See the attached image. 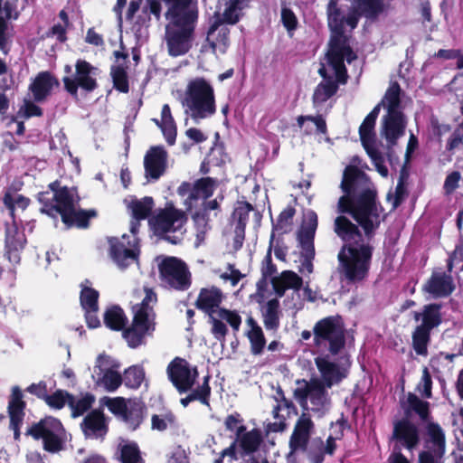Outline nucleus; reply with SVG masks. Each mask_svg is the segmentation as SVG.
Listing matches in <instances>:
<instances>
[{
  "label": "nucleus",
  "instance_id": "1",
  "mask_svg": "<svg viewBox=\"0 0 463 463\" xmlns=\"http://www.w3.org/2000/svg\"><path fill=\"white\" fill-rule=\"evenodd\" d=\"M341 189L345 194L338 200V212L350 213L365 233L364 238L345 216L335 220L334 232L345 242L337 255L338 271L348 282L356 283L368 275L373 251L371 237L381 223L383 209L369 179L354 165L345 167Z\"/></svg>",
  "mask_w": 463,
  "mask_h": 463
},
{
  "label": "nucleus",
  "instance_id": "2",
  "mask_svg": "<svg viewBox=\"0 0 463 463\" xmlns=\"http://www.w3.org/2000/svg\"><path fill=\"white\" fill-rule=\"evenodd\" d=\"M167 6L164 41L172 57L186 54L193 46L198 10L191 0H162Z\"/></svg>",
  "mask_w": 463,
  "mask_h": 463
},
{
  "label": "nucleus",
  "instance_id": "3",
  "mask_svg": "<svg viewBox=\"0 0 463 463\" xmlns=\"http://www.w3.org/2000/svg\"><path fill=\"white\" fill-rule=\"evenodd\" d=\"M338 0H330L327 6L328 26L332 35L326 52V65L331 74L335 76L340 83H345L346 80V70L344 64L345 60L351 63L356 59L355 53L349 45L347 36L344 34L345 26L348 25L351 29L356 27L358 23L357 14L351 12L345 16L340 9L336 7Z\"/></svg>",
  "mask_w": 463,
  "mask_h": 463
},
{
  "label": "nucleus",
  "instance_id": "4",
  "mask_svg": "<svg viewBox=\"0 0 463 463\" xmlns=\"http://www.w3.org/2000/svg\"><path fill=\"white\" fill-rule=\"evenodd\" d=\"M51 192L38 194L39 202L43 205L42 212L53 216L61 214L62 222L68 226L86 227L89 218L95 215L94 212L78 209L79 196L74 188L60 187L58 182L49 185Z\"/></svg>",
  "mask_w": 463,
  "mask_h": 463
},
{
  "label": "nucleus",
  "instance_id": "5",
  "mask_svg": "<svg viewBox=\"0 0 463 463\" xmlns=\"http://www.w3.org/2000/svg\"><path fill=\"white\" fill-rule=\"evenodd\" d=\"M400 92L398 83L393 82L387 90L382 103L378 104L366 116L359 128L360 139L367 154L371 157L377 172L383 177L388 175V169L384 165V159L382 154L374 147V125L380 112L381 105L386 109L387 113L400 110Z\"/></svg>",
  "mask_w": 463,
  "mask_h": 463
},
{
  "label": "nucleus",
  "instance_id": "6",
  "mask_svg": "<svg viewBox=\"0 0 463 463\" xmlns=\"http://www.w3.org/2000/svg\"><path fill=\"white\" fill-rule=\"evenodd\" d=\"M180 101L184 114L196 124L211 118L216 112L213 87L202 77H196L187 82Z\"/></svg>",
  "mask_w": 463,
  "mask_h": 463
},
{
  "label": "nucleus",
  "instance_id": "7",
  "mask_svg": "<svg viewBox=\"0 0 463 463\" xmlns=\"http://www.w3.org/2000/svg\"><path fill=\"white\" fill-rule=\"evenodd\" d=\"M146 296L140 304L133 307V323L123 332V337L130 347L143 344L146 335L155 330L156 314L153 306L156 303V293L150 288H145Z\"/></svg>",
  "mask_w": 463,
  "mask_h": 463
},
{
  "label": "nucleus",
  "instance_id": "8",
  "mask_svg": "<svg viewBox=\"0 0 463 463\" xmlns=\"http://www.w3.org/2000/svg\"><path fill=\"white\" fill-rule=\"evenodd\" d=\"M412 315L414 320L419 323L411 334L412 347L418 355L426 356L430 331L441 323L440 305H426L420 311H414Z\"/></svg>",
  "mask_w": 463,
  "mask_h": 463
},
{
  "label": "nucleus",
  "instance_id": "9",
  "mask_svg": "<svg viewBox=\"0 0 463 463\" xmlns=\"http://www.w3.org/2000/svg\"><path fill=\"white\" fill-rule=\"evenodd\" d=\"M186 220L183 211L167 206L152 217L149 224L156 234L164 236L173 244H177L183 240Z\"/></svg>",
  "mask_w": 463,
  "mask_h": 463
},
{
  "label": "nucleus",
  "instance_id": "10",
  "mask_svg": "<svg viewBox=\"0 0 463 463\" xmlns=\"http://www.w3.org/2000/svg\"><path fill=\"white\" fill-rule=\"evenodd\" d=\"M297 385L294 395L302 407L320 414L329 411L331 406V398L327 391L329 388L323 385L317 378L298 381Z\"/></svg>",
  "mask_w": 463,
  "mask_h": 463
},
{
  "label": "nucleus",
  "instance_id": "11",
  "mask_svg": "<svg viewBox=\"0 0 463 463\" xmlns=\"http://www.w3.org/2000/svg\"><path fill=\"white\" fill-rule=\"evenodd\" d=\"M313 335L314 345L319 351L336 354L345 345L344 327L337 317H328L317 322Z\"/></svg>",
  "mask_w": 463,
  "mask_h": 463
},
{
  "label": "nucleus",
  "instance_id": "12",
  "mask_svg": "<svg viewBox=\"0 0 463 463\" xmlns=\"http://www.w3.org/2000/svg\"><path fill=\"white\" fill-rule=\"evenodd\" d=\"M317 228V215L308 210L304 214V220L298 239L300 243L301 251V266L298 271L302 274H311L313 272L312 260L315 258L314 238Z\"/></svg>",
  "mask_w": 463,
  "mask_h": 463
},
{
  "label": "nucleus",
  "instance_id": "13",
  "mask_svg": "<svg viewBox=\"0 0 463 463\" xmlns=\"http://www.w3.org/2000/svg\"><path fill=\"white\" fill-rule=\"evenodd\" d=\"M28 433L36 439H42L44 449L49 452L55 453L63 448L65 430L55 418L46 417L32 426Z\"/></svg>",
  "mask_w": 463,
  "mask_h": 463
},
{
  "label": "nucleus",
  "instance_id": "14",
  "mask_svg": "<svg viewBox=\"0 0 463 463\" xmlns=\"http://www.w3.org/2000/svg\"><path fill=\"white\" fill-rule=\"evenodd\" d=\"M161 284L165 288L185 290L191 284L186 265L175 257H167L158 264Z\"/></svg>",
  "mask_w": 463,
  "mask_h": 463
},
{
  "label": "nucleus",
  "instance_id": "15",
  "mask_svg": "<svg viewBox=\"0 0 463 463\" xmlns=\"http://www.w3.org/2000/svg\"><path fill=\"white\" fill-rule=\"evenodd\" d=\"M99 70L86 61L79 60L75 64V73L62 79L65 90L73 97H78V90L92 92L98 87Z\"/></svg>",
  "mask_w": 463,
  "mask_h": 463
},
{
  "label": "nucleus",
  "instance_id": "16",
  "mask_svg": "<svg viewBox=\"0 0 463 463\" xmlns=\"http://www.w3.org/2000/svg\"><path fill=\"white\" fill-rule=\"evenodd\" d=\"M109 243L110 256L120 269H125L137 260L139 253L137 234L112 237L109 239Z\"/></svg>",
  "mask_w": 463,
  "mask_h": 463
},
{
  "label": "nucleus",
  "instance_id": "17",
  "mask_svg": "<svg viewBox=\"0 0 463 463\" xmlns=\"http://www.w3.org/2000/svg\"><path fill=\"white\" fill-rule=\"evenodd\" d=\"M167 374L179 392H185L194 385L198 373L184 359L177 357L168 364Z\"/></svg>",
  "mask_w": 463,
  "mask_h": 463
},
{
  "label": "nucleus",
  "instance_id": "18",
  "mask_svg": "<svg viewBox=\"0 0 463 463\" xmlns=\"http://www.w3.org/2000/svg\"><path fill=\"white\" fill-rule=\"evenodd\" d=\"M315 364L319 373L317 380L327 388L339 384L347 376V370L332 362L328 355L316 357Z\"/></svg>",
  "mask_w": 463,
  "mask_h": 463
},
{
  "label": "nucleus",
  "instance_id": "19",
  "mask_svg": "<svg viewBox=\"0 0 463 463\" xmlns=\"http://www.w3.org/2000/svg\"><path fill=\"white\" fill-rule=\"evenodd\" d=\"M210 321L212 324L213 335L217 340L223 342L228 334V328L225 323L228 324L236 333L240 330L241 317L238 312L234 310L221 308L217 313L212 315Z\"/></svg>",
  "mask_w": 463,
  "mask_h": 463
},
{
  "label": "nucleus",
  "instance_id": "20",
  "mask_svg": "<svg viewBox=\"0 0 463 463\" xmlns=\"http://www.w3.org/2000/svg\"><path fill=\"white\" fill-rule=\"evenodd\" d=\"M229 34L230 29L226 25L213 22L208 30L206 43L202 45L201 52L224 54L230 45Z\"/></svg>",
  "mask_w": 463,
  "mask_h": 463
},
{
  "label": "nucleus",
  "instance_id": "21",
  "mask_svg": "<svg viewBox=\"0 0 463 463\" xmlns=\"http://www.w3.org/2000/svg\"><path fill=\"white\" fill-rule=\"evenodd\" d=\"M249 5V0H219L213 14L214 22L220 24H235Z\"/></svg>",
  "mask_w": 463,
  "mask_h": 463
},
{
  "label": "nucleus",
  "instance_id": "22",
  "mask_svg": "<svg viewBox=\"0 0 463 463\" xmlns=\"http://www.w3.org/2000/svg\"><path fill=\"white\" fill-rule=\"evenodd\" d=\"M167 152L161 146H152L144 157L145 175L153 181L158 180L167 166Z\"/></svg>",
  "mask_w": 463,
  "mask_h": 463
},
{
  "label": "nucleus",
  "instance_id": "23",
  "mask_svg": "<svg viewBox=\"0 0 463 463\" xmlns=\"http://www.w3.org/2000/svg\"><path fill=\"white\" fill-rule=\"evenodd\" d=\"M406 120L402 111L387 113L382 118L381 136L388 145L394 146L397 140L404 135Z\"/></svg>",
  "mask_w": 463,
  "mask_h": 463
},
{
  "label": "nucleus",
  "instance_id": "24",
  "mask_svg": "<svg viewBox=\"0 0 463 463\" xmlns=\"http://www.w3.org/2000/svg\"><path fill=\"white\" fill-rule=\"evenodd\" d=\"M26 243L25 235L16 222L6 225L5 232V254L10 262L18 264L20 262V251Z\"/></svg>",
  "mask_w": 463,
  "mask_h": 463
},
{
  "label": "nucleus",
  "instance_id": "25",
  "mask_svg": "<svg viewBox=\"0 0 463 463\" xmlns=\"http://www.w3.org/2000/svg\"><path fill=\"white\" fill-rule=\"evenodd\" d=\"M219 209L217 199L203 202V207L193 214V221L197 231V240L203 241L205 234L211 229L210 222L212 216L216 217Z\"/></svg>",
  "mask_w": 463,
  "mask_h": 463
},
{
  "label": "nucleus",
  "instance_id": "26",
  "mask_svg": "<svg viewBox=\"0 0 463 463\" xmlns=\"http://www.w3.org/2000/svg\"><path fill=\"white\" fill-rule=\"evenodd\" d=\"M455 287L450 275L435 270L423 285V290L434 298H444L452 293Z\"/></svg>",
  "mask_w": 463,
  "mask_h": 463
},
{
  "label": "nucleus",
  "instance_id": "27",
  "mask_svg": "<svg viewBox=\"0 0 463 463\" xmlns=\"http://www.w3.org/2000/svg\"><path fill=\"white\" fill-rule=\"evenodd\" d=\"M22 398L23 394L21 390L17 386L13 387L8 404V412L10 417V428L14 431L15 439H18L20 437V427L24 416V402Z\"/></svg>",
  "mask_w": 463,
  "mask_h": 463
},
{
  "label": "nucleus",
  "instance_id": "28",
  "mask_svg": "<svg viewBox=\"0 0 463 463\" xmlns=\"http://www.w3.org/2000/svg\"><path fill=\"white\" fill-rule=\"evenodd\" d=\"M80 426L84 435L90 439H102L108 432V423L104 414L98 410L86 415Z\"/></svg>",
  "mask_w": 463,
  "mask_h": 463
},
{
  "label": "nucleus",
  "instance_id": "29",
  "mask_svg": "<svg viewBox=\"0 0 463 463\" xmlns=\"http://www.w3.org/2000/svg\"><path fill=\"white\" fill-rule=\"evenodd\" d=\"M313 428L314 424L310 417L303 413L298 418L290 437L289 445L292 450L296 451L306 449Z\"/></svg>",
  "mask_w": 463,
  "mask_h": 463
},
{
  "label": "nucleus",
  "instance_id": "30",
  "mask_svg": "<svg viewBox=\"0 0 463 463\" xmlns=\"http://www.w3.org/2000/svg\"><path fill=\"white\" fill-rule=\"evenodd\" d=\"M222 299V292L219 288L212 287L201 289L195 305L198 309L207 314L211 318L212 315L221 309L220 305Z\"/></svg>",
  "mask_w": 463,
  "mask_h": 463
},
{
  "label": "nucleus",
  "instance_id": "31",
  "mask_svg": "<svg viewBox=\"0 0 463 463\" xmlns=\"http://www.w3.org/2000/svg\"><path fill=\"white\" fill-rule=\"evenodd\" d=\"M393 437L409 450L416 448L420 441L418 428L408 420H402L395 424Z\"/></svg>",
  "mask_w": 463,
  "mask_h": 463
},
{
  "label": "nucleus",
  "instance_id": "32",
  "mask_svg": "<svg viewBox=\"0 0 463 463\" xmlns=\"http://www.w3.org/2000/svg\"><path fill=\"white\" fill-rule=\"evenodd\" d=\"M302 282V279L291 270H284L272 279L273 288L279 297H282L288 288L293 289L294 293L298 295Z\"/></svg>",
  "mask_w": 463,
  "mask_h": 463
},
{
  "label": "nucleus",
  "instance_id": "33",
  "mask_svg": "<svg viewBox=\"0 0 463 463\" xmlns=\"http://www.w3.org/2000/svg\"><path fill=\"white\" fill-rule=\"evenodd\" d=\"M58 80L51 73L41 72L30 85V90L34 99L40 102L45 99L51 94L52 89L58 87Z\"/></svg>",
  "mask_w": 463,
  "mask_h": 463
},
{
  "label": "nucleus",
  "instance_id": "34",
  "mask_svg": "<svg viewBox=\"0 0 463 463\" xmlns=\"http://www.w3.org/2000/svg\"><path fill=\"white\" fill-rule=\"evenodd\" d=\"M154 207V201L151 197H144L140 200H132L128 204L134 220L130 223V232L137 234L139 228V221L146 219Z\"/></svg>",
  "mask_w": 463,
  "mask_h": 463
},
{
  "label": "nucleus",
  "instance_id": "35",
  "mask_svg": "<svg viewBox=\"0 0 463 463\" xmlns=\"http://www.w3.org/2000/svg\"><path fill=\"white\" fill-rule=\"evenodd\" d=\"M318 73L325 79V81L319 83L316 88L313 95V102L315 106H319L329 99L337 90V85L327 75V68L322 63L318 70Z\"/></svg>",
  "mask_w": 463,
  "mask_h": 463
},
{
  "label": "nucleus",
  "instance_id": "36",
  "mask_svg": "<svg viewBox=\"0 0 463 463\" xmlns=\"http://www.w3.org/2000/svg\"><path fill=\"white\" fill-rule=\"evenodd\" d=\"M250 213H252L255 225L259 226L260 224L262 215L259 211L255 210L251 204L246 202H238L235 204L232 213V223L245 227Z\"/></svg>",
  "mask_w": 463,
  "mask_h": 463
},
{
  "label": "nucleus",
  "instance_id": "37",
  "mask_svg": "<svg viewBox=\"0 0 463 463\" xmlns=\"http://www.w3.org/2000/svg\"><path fill=\"white\" fill-rule=\"evenodd\" d=\"M161 128L164 137L169 145H174L176 137V125L168 104H165L161 111V120L155 119Z\"/></svg>",
  "mask_w": 463,
  "mask_h": 463
},
{
  "label": "nucleus",
  "instance_id": "38",
  "mask_svg": "<svg viewBox=\"0 0 463 463\" xmlns=\"http://www.w3.org/2000/svg\"><path fill=\"white\" fill-rule=\"evenodd\" d=\"M354 8V13L357 17L364 15L367 18H374L383 11V3L382 0H350Z\"/></svg>",
  "mask_w": 463,
  "mask_h": 463
},
{
  "label": "nucleus",
  "instance_id": "39",
  "mask_svg": "<svg viewBox=\"0 0 463 463\" xmlns=\"http://www.w3.org/2000/svg\"><path fill=\"white\" fill-rule=\"evenodd\" d=\"M245 427L241 425L237 430V437L241 447L246 453L255 452L262 441L260 430L254 429L249 432L243 433Z\"/></svg>",
  "mask_w": 463,
  "mask_h": 463
},
{
  "label": "nucleus",
  "instance_id": "40",
  "mask_svg": "<svg viewBox=\"0 0 463 463\" xmlns=\"http://www.w3.org/2000/svg\"><path fill=\"white\" fill-rule=\"evenodd\" d=\"M445 434L438 424L429 423L427 425V438L424 449L445 453Z\"/></svg>",
  "mask_w": 463,
  "mask_h": 463
},
{
  "label": "nucleus",
  "instance_id": "41",
  "mask_svg": "<svg viewBox=\"0 0 463 463\" xmlns=\"http://www.w3.org/2000/svg\"><path fill=\"white\" fill-rule=\"evenodd\" d=\"M263 324L268 330H276L279 326V302L273 298L261 307Z\"/></svg>",
  "mask_w": 463,
  "mask_h": 463
},
{
  "label": "nucleus",
  "instance_id": "42",
  "mask_svg": "<svg viewBox=\"0 0 463 463\" xmlns=\"http://www.w3.org/2000/svg\"><path fill=\"white\" fill-rule=\"evenodd\" d=\"M122 420L128 425V428L135 430L143 420V405L137 400H133L128 405V409L124 414Z\"/></svg>",
  "mask_w": 463,
  "mask_h": 463
},
{
  "label": "nucleus",
  "instance_id": "43",
  "mask_svg": "<svg viewBox=\"0 0 463 463\" xmlns=\"http://www.w3.org/2000/svg\"><path fill=\"white\" fill-rule=\"evenodd\" d=\"M122 463H144L137 445L122 439L118 447Z\"/></svg>",
  "mask_w": 463,
  "mask_h": 463
},
{
  "label": "nucleus",
  "instance_id": "44",
  "mask_svg": "<svg viewBox=\"0 0 463 463\" xmlns=\"http://www.w3.org/2000/svg\"><path fill=\"white\" fill-rule=\"evenodd\" d=\"M217 187V181L211 177H204L197 180L194 184V203L202 198L203 200L213 195Z\"/></svg>",
  "mask_w": 463,
  "mask_h": 463
},
{
  "label": "nucleus",
  "instance_id": "45",
  "mask_svg": "<svg viewBox=\"0 0 463 463\" xmlns=\"http://www.w3.org/2000/svg\"><path fill=\"white\" fill-rule=\"evenodd\" d=\"M127 322L123 310L118 307L108 308L104 314L105 325L112 330H121Z\"/></svg>",
  "mask_w": 463,
  "mask_h": 463
},
{
  "label": "nucleus",
  "instance_id": "46",
  "mask_svg": "<svg viewBox=\"0 0 463 463\" xmlns=\"http://www.w3.org/2000/svg\"><path fill=\"white\" fill-rule=\"evenodd\" d=\"M93 402L94 396L89 393L80 397H73L71 395V398H69V406L71 409V414L73 417L82 415L91 407Z\"/></svg>",
  "mask_w": 463,
  "mask_h": 463
},
{
  "label": "nucleus",
  "instance_id": "47",
  "mask_svg": "<svg viewBox=\"0 0 463 463\" xmlns=\"http://www.w3.org/2000/svg\"><path fill=\"white\" fill-rule=\"evenodd\" d=\"M12 12V5L8 2L3 3V0H0V49H2L5 53H6V19H10L13 17Z\"/></svg>",
  "mask_w": 463,
  "mask_h": 463
},
{
  "label": "nucleus",
  "instance_id": "48",
  "mask_svg": "<svg viewBox=\"0 0 463 463\" xmlns=\"http://www.w3.org/2000/svg\"><path fill=\"white\" fill-rule=\"evenodd\" d=\"M96 383L102 385L107 391H116L123 383L122 377L118 370L107 372L101 375L95 376Z\"/></svg>",
  "mask_w": 463,
  "mask_h": 463
},
{
  "label": "nucleus",
  "instance_id": "49",
  "mask_svg": "<svg viewBox=\"0 0 463 463\" xmlns=\"http://www.w3.org/2000/svg\"><path fill=\"white\" fill-rule=\"evenodd\" d=\"M132 401L133 400L131 399L126 400L125 398L122 397H104L101 400L103 405L107 406L112 413H114L115 415L118 416L121 419L128 411V405H130V402Z\"/></svg>",
  "mask_w": 463,
  "mask_h": 463
},
{
  "label": "nucleus",
  "instance_id": "50",
  "mask_svg": "<svg viewBox=\"0 0 463 463\" xmlns=\"http://www.w3.org/2000/svg\"><path fill=\"white\" fill-rule=\"evenodd\" d=\"M211 388L208 384V377H205L203 383L196 390L193 391L188 396L181 399L183 406L186 407L191 402L199 400L203 404H208V397Z\"/></svg>",
  "mask_w": 463,
  "mask_h": 463
},
{
  "label": "nucleus",
  "instance_id": "51",
  "mask_svg": "<svg viewBox=\"0 0 463 463\" xmlns=\"http://www.w3.org/2000/svg\"><path fill=\"white\" fill-rule=\"evenodd\" d=\"M295 214V210L292 207L284 209L279 215L277 222L273 224V233L275 232L279 233H286L291 230L292 219Z\"/></svg>",
  "mask_w": 463,
  "mask_h": 463
},
{
  "label": "nucleus",
  "instance_id": "52",
  "mask_svg": "<svg viewBox=\"0 0 463 463\" xmlns=\"http://www.w3.org/2000/svg\"><path fill=\"white\" fill-rule=\"evenodd\" d=\"M144 378V370L138 366H132L125 371L124 378L122 380L126 386L137 389L141 385Z\"/></svg>",
  "mask_w": 463,
  "mask_h": 463
},
{
  "label": "nucleus",
  "instance_id": "53",
  "mask_svg": "<svg viewBox=\"0 0 463 463\" xmlns=\"http://www.w3.org/2000/svg\"><path fill=\"white\" fill-rule=\"evenodd\" d=\"M4 203L11 211V214L13 215L15 208L24 210L29 204V200L22 194L8 190L5 194Z\"/></svg>",
  "mask_w": 463,
  "mask_h": 463
},
{
  "label": "nucleus",
  "instance_id": "54",
  "mask_svg": "<svg viewBox=\"0 0 463 463\" xmlns=\"http://www.w3.org/2000/svg\"><path fill=\"white\" fill-rule=\"evenodd\" d=\"M247 335L250 342L251 353L255 355L260 354L266 344L260 326H254L250 329Z\"/></svg>",
  "mask_w": 463,
  "mask_h": 463
},
{
  "label": "nucleus",
  "instance_id": "55",
  "mask_svg": "<svg viewBox=\"0 0 463 463\" xmlns=\"http://www.w3.org/2000/svg\"><path fill=\"white\" fill-rule=\"evenodd\" d=\"M119 367L118 363L110 356L100 354L97 358L96 365L93 370V377L101 375L107 372L118 370Z\"/></svg>",
  "mask_w": 463,
  "mask_h": 463
},
{
  "label": "nucleus",
  "instance_id": "56",
  "mask_svg": "<svg viewBox=\"0 0 463 463\" xmlns=\"http://www.w3.org/2000/svg\"><path fill=\"white\" fill-rule=\"evenodd\" d=\"M277 273V268L272 262L271 259V246L269 248L267 254L262 260L261 264V275L262 279L258 282V288H260L261 285L266 282L267 279H270L272 282V279Z\"/></svg>",
  "mask_w": 463,
  "mask_h": 463
},
{
  "label": "nucleus",
  "instance_id": "57",
  "mask_svg": "<svg viewBox=\"0 0 463 463\" xmlns=\"http://www.w3.org/2000/svg\"><path fill=\"white\" fill-rule=\"evenodd\" d=\"M99 292L85 287L80 293V304L84 310L98 309Z\"/></svg>",
  "mask_w": 463,
  "mask_h": 463
},
{
  "label": "nucleus",
  "instance_id": "58",
  "mask_svg": "<svg viewBox=\"0 0 463 463\" xmlns=\"http://www.w3.org/2000/svg\"><path fill=\"white\" fill-rule=\"evenodd\" d=\"M175 421V417L172 412H166L164 414H155L151 418L152 429L164 431L167 428L173 426Z\"/></svg>",
  "mask_w": 463,
  "mask_h": 463
},
{
  "label": "nucleus",
  "instance_id": "59",
  "mask_svg": "<svg viewBox=\"0 0 463 463\" xmlns=\"http://www.w3.org/2000/svg\"><path fill=\"white\" fill-rule=\"evenodd\" d=\"M111 76L114 83V87L123 92L128 91V80L126 71L119 66L113 67L111 69Z\"/></svg>",
  "mask_w": 463,
  "mask_h": 463
},
{
  "label": "nucleus",
  "instance_id": "60",
  "mask_svg": "<svg viewBox=\"0 0 463 463\" xmlns=\"http://www.w3.org/2000/svg\"><path fill=\"white\" fill-rule=\"evenodd\" d=\"M280 16L283 26L286 28L289 36H292L298 24L296 14L290 8L282 6Z\"/></svg>",
  "mask_w": 463,
  "mask_h": 463
},
{
  "label": "nucleus",
  "instance_id": "61",
  "mask_svg": "<svg viewBox=\"0 0 463 463\" xmlns=\"http://www.w3.org/2000/svg\"><path fill=\"white\" fill-rule=\"evenodd\" d=\"M407 402L410 409L413 410L422 420H426L429 414V403L419 399L415 394L409 393Z\"/></svg>",
  "mask_w": 463,
  "mask_h": 463
},
{
  "label": "nucleus",
  "instance_id": "62",
  "mask_svg": "<svg viewBox=\"0 0 463 463\" xmlns=\"http://www.w3.org/2000/svg\"><path fill=\"white\" fill-rule=\"evenodd\" d=\"M69 398H71V395L67 392L58 390L52 395L48 394L45 402L49 406L54 409H61L66 403L69 404Z\"/></svg>",
  "mask_w": 463,
  "mask_h": 463
},
{
  "label": "nucleus",
  "instance_id": "63",
  "mask_svg": "<svg viewBox=\"0 0 463 463\" xmlns=\"http://www.w3.org/2000/svg\"><path fill=\"white\" fill-rule=\"evenodd\" d=\"M311 122L320 133L325 134L326 132V124L325 119L321 116H300L298 118V125L300 128H305L306 122Z\"/></svg>",
  "mask_w": 463,
  "mask_h": 463
},
{
  "label": "nucleus",
  "instance_id": "64",
  "mask_svg": "<svg viewBox=\"0 0 463 463\" xmlns=\"http://www.w3.org/2000/svg\"><path fill=\"white\" fill-rule=\"evenodd\" d=\"M443 454V452L424 449L419 454L418 463H440Z\"/></svg>",
  "mask_w": 463,
  "mask_h": 463
}]
</instances>
